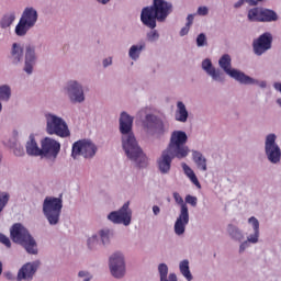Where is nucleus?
<instances>
[{"label": "nucleus", "instance_id": "f257e3e1", "mask_svg": "<svg viewBox=\"0 0 281 281\" xmlns=\"http://www.w3.org/2000/svg\"><path fill=\"white\" fill-rule=\"evenodd\" d=\"M133 117L128 112H121L119 117V131L121 133L122 148L130 161H134L137 166L146 164L148 158L139 146L135 133H133Z\"/></svg>", "mask_w": 281, "mask_h": 281}, {"label": "nucleus", "instance_id": "f03ea898", "mask_svg": "<svg viewBox=\"0 0 281 281\" xmlns=\"http://www.w3.org/2000/svg\"><path fill=\"white\" fill-rule=\"evenodd\" d=\"M23 56H24V67L23 71L27 74L29 76H32L34 74V67H36V46L29 44L25 47V50L23 49V45L21 43H13L11 45L9 59L12 63V65H21L23 63Z\"/></svg>", "mask_w": 281, "mask_h": 281}, {"label": "nucleus", "instance_id": "7ed1b4c3", "mask_svg": "<svg viewBox=\"0 0 281 281\" xmlns=\"http://www.w3.org/2000/svg\"><path fill=\"white\" fill-rule=\"evenodd\" d=\"M45 120V132L47 135H55L60 139H69L71 137V130L69 128V123L63 116L54 113H44Z\"/></svg>", "mask_w": 281, "mask_h": 281}, {"label": "nucleus", "instance_id": "20e7f679", "mask_svg": "<svg viewBox=\"0 0 281 281\" xmlns=\"http://www.w3.org/2000/svg\"><path fill=\"white\" fill-rule=\"evenodd\" d=\"M11 239L13 243L21 245L31 256H38V244L36 239L30 235V231L21 223L14 224L11 229Z\"/></svg>", "mask_w": 281, "mask_h": 281}, {"label": "nucleus", "instance_id": "39448f33", "mask_svg": "<svg viewBox=\"0 0 281 281\" xmlns=\"http://www.w3.org/2000/svg\"><path fill=\"white\" fill-rule=\"evenodd\" d=\"M42 212L44 218L50 227L60 225V216L63 214V198L48 195L44 199L42 204Z\"/></svg>", "mask_w": 281, "mask_h": 281}, {"label": "nucleus", "instance_id": "423d86ee", "mask_svg": "<svg viewBox=\"0 0 281 281\" xmlns=\"http://www.w3.org/2000/svg\"><path fill=\"white\" fill-rule=\"evenodd\" d=\"M142 124L148 137H164L170 131V124L153 113H146Z\"/></svg>", "mask_w": 281, "mask_h": 281}, {"label": "nucleus", "instance_id": "0eeeda50", "mask_svg": "<svg viewBox=\"0 0 281 281\" xmlns=\"http://www.w3.org/2000/svg\"><path fill=\"white\" fill-rule=\"evenodd\" d=\"M37 22L38 11L36 10V8L26 7L23 10L20 20L14 27L15 36H19L20 38L27 36L30 30H32V27H35Z\"/></svg>", "mask_w": 281, "mask_h": 281}, {"label": "nucleus", "instance_id": "6e6552de", "mask_svg": "<svg viewBox=\"0 0 281 281\" xmlns=\"http://www.w3.org/2000/svg\"><path fill=\"white\" fill-rule=\"evenodd\" d=\"M61 93L70 104H85L87 102L85 86L78 79L67 80L61 88Z\"/></svg>", "mask_w": 281, "mask_h": 281}, {"label": "nucleus", "instance_id": "1a4fd4ad", "mask_svg": "<svg viewBox=\"0 0 281 281\" xmlns=\"http://www.w3.org/2000/svg\"><path fill=\"white\" fill-rule=\"evenodd\" d=\"M188 144V133L183 130H175L170 134L169 143L167 145V150L178 155L182 159H186L190 155V147Z\"/></svg>", "mask_w": 281, "mask_h": 281}, {"label": "nucleus", "instance_id": "9d476101", "mask_svg": "<svg viewBox=\"0 0 281 281\" xmlns=\"http://www.w3.org/2000/svg\"><path fill=\"white\" fill-rule=\"evenodd\" d=\"M172 196L177 205H180V212L173 224V233L181 238L186 236V228L190 224V210L179 192H173Z\"/></svg>", "mask_w": 281, "mask_h": 281}, {"label": "nucleus", "instance_id": "9b49d317", "mask_svg": "<svg viewBox=\"0 0 281 281\" xmlns=\"http://www.w3.org/2000/svg\"><path fill=\"white\" fill-rule=\"evenodd\" d=\"M98 155V145L89 139L83 138L75 142L71 147L72 159H86L91 161Z\"/></svg>", "mask_w": 281, "mask_h": 281}, {"label": "nucleus", "instance_id": "f8f14e48", "mask_svg": "<svg viewBox=\"0 0 281 281\" xmlns=\"http://www.w3.org/2000/svg\"><path fill=\"white\" fill-rule=\"evenodd\" d=\"M108 221L113 225H123L128 227L133 223V210L131 209V202H125L122 207L116 211H112L106 215Z\"/></svg>", "mask_w": 281, "mask_h": 281}, {"label": "nucleus", "instance_id": "ddd939ff", "mask_svg": "<svg viewBox=\"0 0 281 281\" xmlns=\"http://www.w3.org/2000/svg\"><path fill=\"white\" fill-rule=\"evenodd\" d=\"M40 146H42V159L47 161H56L58 155H60V140L52 136H45L41 138Z\"/></svg>", "mask_w": 281, "mask_h": 281}, {"label": "nucleus", "instance_id": "4468645a", "mask_svg": "<svg viewBox=\"0 0 281 281\" xmlns=\"http://www.w3.org/2000/svg\"><path fill=\"white\" fill-rule=\"evenodd\" d=\"M109 269L112 278L122 280L126 276V256L124 252L114 251L109 258Z\"/></svg>", "mask_w": 281, "mask_h": 281}, {"label": "nucleus", "instance_id": "2eb2a0df", "mask_svg": "<svg viewBox=\"0 0 281 281\" xmlns=\"http://www.w3.org/2000/svg\"><path fill=\"white\" fill-rule=\"evenodd\" d=\"M278 135L270 133L266 136L265 140V153L270 164L278 165L281 161V149L277 143Z\"/></svg>", "mask_w": 281, "mask_h": 281}, {"label": "nucleus", "instance_id": "dca6fc26", "mask_svg": "<svg viewBox=\"0 0 281 281\" xmlns=\"http://www.w3.org/2000/svg\"><path fill=\"white\" fill-rule=\"evenodd\" d=\"M218 67L233 80L240 82L245 72L238 68L232 67V56L224 54L218 59Z\"/></svg>", "mask_w": 281, "mask_h": 281}, {"label": "nucleus", "instance_id": "f3484780", "mask_svg": "<svg viewBox=\"0 0 281 281\" xmlns=\"http://www.w3.org/2000/svg\"><path fill=\"white\" fill-rule=\"evenodd\" d=\"M172 159H183L169 149H164L156 160V167L160 175H168L172 170Z\"/></svg>", "mask_w": 281, "mask_h": 281}, {"label": "nucleus", "instance_id": "a211bd4d", "mask_svg": "<svg viewBox=\"0 0 281 281\" xmlns=\"http://www.w3.org/2000/svg\"><path fill=\"white\" fill-rule=\"evenodd\" d=\"M38 269H41V260L29 261L22 265L18 270L16 281H33Z\"/></svg>", "mask_w": 281, "mask_h": 281}, {"label": "nucleus", "instance_id": "6ab92c4d", "mask_svg": "<svg viewBox=\"0 0 281 281\" xmlns=\"http://www.w3.org/2000/svg\"><path fill=\"white\" fill-rule=\"evenodd\" d=\"M273 43V35L270 32L261 34L257 40L252 42V49L256 56H262L271 49V44Z\"/></svg>", "mask_w": 281, "mask_h": 281}, {"label": "nucleus", "instance_id": "aec40b11", "mask_svg": "<svg viewBox=\"0 0 281 281\" xmlns=\"http://www.w3.org/2000/svg\"><path fill=\"white\" fill-rule=\"evenodd\" d=\"M151 8L159 23H164L172 14V3L167 0H153Z\"/></svg>", "mask_w": 281, "mask_h": 281}, {"label": "nucleus", "instance_id": "412c9836", "mask_svg": "<svg viewBox=\"0 0 281 281\" xmlns=\"http://www.w3.org/2000/svg\"><path fill=\"white\" fill-rule=\"evenodd\" d=\"M201 69L211 78L213 82H225V76L222 74L221 69L216 68L212 63V59L205 58L201 63Z\"/></svg>", "mask_w": 281, "mask_h": 281}, {"label": "nucleus", "instance_id": "4be33fe9", "mask_svg": "<svg viewBox=\"0 0 281 281\" xmlns=\"http://www.w3.org/2000/svg\"><path fill=\"white\" fill-rule=\"evenodd\" d=\"M140 22L149 30L157 27V13H155V9L151 5L142 9Z\"/></svg>", "mask_w": 281, "mask_h": 281}, {"label": "nucleus", "instance_id": "5701e85b", "mask_svg": "<svg viewBox=\"0 0 281 281\" xmlns=\"http://www.w3.org/2000/svg\"><path fill=\"white\" fill-rule=\"evenodd\" d=\"M25 150L30 157H42V146H38V142L34 134H30L25 144Z\"/></svg>", "mask_w": 281, "mask_h": 281}, {"label": "nucleus", "instance_id": "b1692460", "mask_svg": "<svg viewBox=\"0 0 281 281\" xmlns=\"http://www.w3.org/2000/svg\"><path fill=\"white\" fill-rule=\"evenodd\" d=\"M260 243V231H252L246 236V239L239 244V254H245L251 245H258Z\"/></svg>", "mask_w": 281, "mask_h": 281}, {"label": "nucleus", "instance_id": "393cba45", "mask_svg": "<svg viewBox=\"0 0 281 281\" xmlns=\"http://www.w3.org/2000/svg\"><path fill=\"white\" fill-rule=\"evenodd\" d=\"M190 117V112L188 111V106L183 101H177L176 111H175V121L180 122V124H186L188 119Z\"/></svg>", "mask_w": 281, "mask_h": 281}, {"label": "nucleus", "instance_id": "a878e982", "mask_svg": "<svg viewBox=\"0 0 281 281\" xmlns=\"http://www.w3.org/2000/svg\"><path fill=\"white\" fill-rule=\"evenodd\" d=\"M227 234L229 238L234 240V243H239V245H241V243H245V232H243L240 227L229 224L227 226Z\"/></svg>", "mask_w": 281, "mask_h": 281}, {"label": "nucleus", "instance_id": "bb28decb", "mask_svg": "<svg viewBox=\"0 0 281 281\" xmlns=\"http://www.w3.org/2000/svg\"><path fill=\"white\" fill-rule=\"evenodd\" d=\"M146 49V42L140 41L137 44H133L130 46L127 56L131 60L137 61V59L142 56V52Z\"/></svg>", "mask_w": 281, "mask_h": 281}, {"label": "nucleus", "instance_id": "cd10ccee", "mask_svg": "<svg viewBox=\"0 0 281 281\" xmlns=\"http://www.w3.org/2000/svg\"><path fill=\"white\" fill-rule=\"evenodd\" d=\"M192 161L195 164L198 170L206 172L207 170V158L203 156V153L193 149L192 151Z\"/></svg>", "mask_w": 281, "mask_h": 281}, {"label": "nucleus", "instance_id": "c85d7f7f", "mask_svg": "<svg viewBox=\"0 0 281 281\" xmlns=\"http://www.w3.org/2000/svg\"><path fill=\"white\" fill-rule=\"evenodd\" d=\"M169 268L167 263H159L158 265V276L159 281H179L177 273L170 272L168 274Z\"/></svg>", "mask_w": 281, "mask_h": 281}, {"label": "nucleus", "instance_id": "c756f323", "mask_svg": "<svg viewBox=\"0 0 281 281\" xmlns=\"http://www.w3.org/2000/svg\"><path fill=\"white\" fill-rule=\"evenodd\" d=\"M280 15L273 9L261 8V23H276Z\"/></svg>", "mask_w": 281, "mask_h": 281}, {"label": "nucleus", "instance_id": "7c9ffc66", "mask_svg": "<svg viewBox=\"0 0 281 281\" xmlns=\"http://www.w3.org/2000/svg\"><path fill=\"white\" fill-rule=\"evenodd\" d=\"M181 168L189 181H191V183H193L198 190H201V182H199V178L196 177V173H194V170L186 162L181 164Z\"/></svg>", "mask_w": 281, "mask_h": 281}, {"label": "nucleus", "instance_id": "2f4dec72", "mask_svg": "<svg viewBox=\"0 0 281 281\" xmlns=\"http://www.w3.org/2000/svg\"><path fill=\"white\" fill-rule=\"evenodd\" d=\"M16 21V12L10 11L0 19L1 30H11L12 25Z\"/></svg>", "mask_w": 281, "mask_h": 281}, {"label": "nucleus", "instance_id": "473e14b6", "mask_svg": "<svg viewBox=\"0 0 281 281\" xmlns=\"http://www.w3.org/2000/svg\"><path fill=\"white\" fill-rule=\"evenodd\" d=\"M97 236H99L101 247H108V245H111V238H113V231H111L110 228H101L97 232Z\"/></svg>", "mask_w": 281, "mask_h": 281}, {"label": "nucleus", "instance_id": "72a5a7b5", "mask_svg": "<svg viewBox=\"0 0 281 281\" xmlns=\"http://www.w3.org/2000/svg\"><path fill=\"white\" fill-rule=\"evenodd\" d=\"M179 272L182 274L184 280L187 281H193L194 276H192V271H190V260L183 259L178 265Z\"/></svg>", "mask_w": 281, "mask_h": 281}, {"label": "nucleus", "instance_id": "f704fd0d", "mask_svg": "<svg viewBox=\"0 0 281 281\" xmlns=\"http://www.w3.org/2000/svg\"><path fill=\"white\" fill-rule=\"evenodd\" d=\"M239 85L255 86V87H260V89H267V81H260L256 78L250 77L245 72H244V76L241 77V80H239Z\"/></svg>", "mask_w": 281, "mask_h": 281}, {"label": "nucleus", "instance_id": "c9c22d12", "mask_svg": "<svg viewBox=\"0 0 281 281\" xmlns=\"http://www.w3.org/2000/svg\"><path fill=\"white\" fill-rule=\"evenodd\" d=\"M247 19L250 23H261L262 8L254 7L247 11Z\"/></svg>", "mask_w": 281, "mask_h": 281}, {"label": "nucleus", "instance_id": "e433bc0d", "mask_svg": "<svg viewBox=\"0 0 281 281\" xmlns=\"http://www.w3.org/2000/svg\"><path fill=\"white\" fill-rule=\"evenodd\" d=\"M87 247L88 249H91V251H97V249H100L102 247V244L100 243V237L98 236V233H93L87 238Z\"/></svg>", "mask_w": 281, "mask_h": 281}, {"label": "nucleus", "instance_id": "4c0bfd02", "mask_svg": "<svg viewBox=\"0 0 281 281\" xmlns=\"http://www.w3.org/2000/svg\"><path fill=\"white\" fill-rule=\"evenodd\" d=\"M12 100V86L8 83L0 85V102Z\"/></svg>", "mask_w": 281, "mask_h": 281}, {"label": "nucleus", "instance_id": "58836bf2", "mask_svg": "<svg viewBox=\"0 0 281 281\" xmlns=\"http://www.w3.org/2000/svg\"><path fill=\"white\" fill-rule=\"evenodd\" d=\"M77 278L79 281H92L93 280V273L89 270H80L77 273Z\"/></svg>", "mask_w": 281, "mask_h": 281}, {"label": "nucleus", "instance_id": "ea45409f", "mask_svg": "<svg viewBox=\"0 0 281 281\" xmlns=\"http://www.w3.org/2000/svg\"><path fill=\"white\" fill-rule=\"evenodd\" d=\"M10 202V194L0 190V210H4L5 205Z\"/></svg>", "mask_w": 281, "mask_h": 281}, {"label": "nucleus", "instance_id": "a19ab883", "mask_svg": "<svg viewBox=\"0 0 281 281\" xmlns=\"http://www.w3.org/2000/svg\"><path fill=\"white\" fill-rule=\"evenodd\" d=\"M249 227H251L252 232H260V221L256 218V216H251L247 221Z\"/></svg>", "mask_w": 281, "mask_h": 281}, {"label": "nucleus", "instance_id": "79ce46f5", "mask_svg": "<svg viewBox=\"0 0 281 281\" xmlns=\"http://www.w3.org/2000/svg\"><path fill=\"white\" fill-rule=\"evenodd\" d=\"M195 43H196V47H206V45H207V35H205V33H200L196 36Z\"/></svg>", "mask_w": 281, "mask_h": 281}, {"label": "nucleus", "instance_id": "37998d69", "mask_svg": "<svg viewBox=\"0 0 281 281\" xmlns=\"http://www.w3.org/2000/svg\"><path fill=\"white\" fill-rule=\"evenodd\" d=\"M147 41L149 43H157V41H159V32L151 29V31L147 33Z\"/></svg>", "mask_w": 281, "mask_h": 281}, {"label": "nucleus", "instance_id": "c03bdc74", "mask_svg": "<svg viewBox=\"0 0 281 281\" xmlns=\"http://www.w3.org/2000/svg\"><path fill=\"white\" fill-rule=\"evenodd\" d=\"M184 201L186 205H191V207H196L199 204V198L190 194L186 195Z\"/></svg>", "mask_w": 281, "mask_h": 281}, {"label": "nucleus", "instance_id": "a18cd8bd", "mask_svg": "<svg viewBox=\"0 0 281 281\" xmlns=\"http://www.w3.org/2000/svg\"><path fill=\"white\" fill-rule=\"evenodd\" d=\"M210 14V8L201 5L198 8L195 15L198 16H207Z\"/></svg>", "mask_w": 281, "mask_h": 281}, {"label": "nucleus", "instance_id": "49530a36", "mask_svg": "<svg viewBox=\"0 0 281 281\" xmlns=\"http://www.w3.org/2000/svg\"><path fill=\"white\" fill-rule=\"evenodd\" d=\"M0 243L5 247H12V241H10V237L5 236L3 233H0Z\"/></svg>", "mask_w": 281, "mask_h": 281}, {"label": "nucleus", "instance_id": "de8ad7c7", "mask_svg": "<svg viewBox=\"0 0 281 281\" xmlns=\"http://www.w3.org/2000/svg\"><path fill=\"white\" fill-rule=\"evenodd\" d=\"M113 66V57L109 56L102 59L103 69H109V67Z\"/></svg>", "mask_w": 281, "mask_h": 281}, {"label": "nucleus", "instance_id": "09e8293b", "mask_svg": "<svg viewBox=\"0 0 281 281\" xmlns=\"http://www.w3.org/2000/svg\"><path fill=\"white\" fill-rule=\"evenodd\" d=\"M192 26L184 24V26L181 27L180 32H179V36L183 37V36H188V34H190V30Z\"/></svg>", "mask_w": 281, "mask_h": 281}, {"label": "nucleus", "instance_id": "8fccbe9b", "mask_svg": "<svg viewBox=\"0 0 281 281\" xmlns=\"http://www.w3.org/2000/svg\"><path fill=\"white\" fill-rule=\"evenodd\" d=\"M194 16H196V13L188 14L186 25H189L190 27H192L194 23Z\"/></svg>", "mask_w": 281, "mask_h": 281}, {"label": "nucleus", "instance_id": "3c124183", "mask_svg": "<svg viewBox=\"0 0 281 281\" xmlns=\"http://www.w3.org/2000/svg\"><path fill=\"white\" fill-rule=\"evenodd\" d=\"M24 150H23V147H15L13 149V154L15 155V157H23L24 155Z\"/></svg>", "mask_w": 281, "mask_h": 281}, {"label": "nucleus", "instance_id": "603ef678", "mask_svg": "<svg viewBox=\"0 0 281 281\" xmlns=\"http://www.w3.org/2000/svg\"><path fill=\"white\" fill-rule=\"evenodd\" d=\"M154 216H159L161 214V209L158 205L151 207Z\"/></svg>", "mask_w": 281, "mask_h": 281}, {"label": "nucleus", "instance_id": "864d4df0", "mask_svg": "<svg viewBox=\"0 0 281 281\" xmlns=\"http://www.w3.org/2000/svg\"><path fill=\"white\" fill-rule=\"evenodd\" d=\"M99 5H109L111 0H94Z\"/></svg>", "mask_w": 281, "mask_h": 281}, {"label": "nucleus", "instance_id": "5fc2aeb1", "mask_svg": "<svg viewBox=\"0 0 281 281\" xmlns=\"http://www.w3.org/2000/svg\"><path fill=\"white\" fill-rule=\"evenodd\" d=\"M245 5V0H238L237 2L234 3V8L238 10V8H243Z\"/></svg>", "mask_w": 281, "mask_h": 281}, {"label": "nucleus", "instance_id": "6e6d98bb", "mask_svg": "<svg viewBox=\"0 0 281 281\" xmlns=\"http://www.w3.org/2000/svg\"><path fill=\"white\" fill-rule=\"evenodd\" d=\"M273 89H276L279 93H281V82H274Z\"/></svg>", "mask_w": 281, "mask_h": 281}, {"label": "nucleus", "instance_id": "4d7b16f0", "mask_svg": "<svg viewBox=\"0 0 281 281\" xmlns=\"http://www.w3.org/2000/svg\"><path fill=\"white\" fill-rule=\"evenodd\" d=\"M244 2L248 3V5H252V7L256 5V1H254V0H244Z\"/></svg>", "mask_w": 281, "mask_h": 281}, {"label": "nucleus", "instance_id": "13d9d810", "mask_svg": "<svg viewBox=\"0 0 281 281\" xmlns=\"http://www.w3.org/2000/svg\"><path fill=\"white\" fill-rule=\"evenodd\" d=\"M147 111H148V106L143 108V109L139 111V113H146Z\"/></svg>", "mask_w": 281, "mask_h": 281}, {"label": "nucleus", "instance_id": "bf43d9fd", "mask_svg": "<svg viewBox=\"0 0 281 281\" xmlns=\"http://www.w3.org/2000/svg\"><path fill=\"white\" fill-rule=\"evenodd\" d=\"M3 273V262L0 261V276Z\"/></svg>", "mask_w": 281, "mask_h": 281}, {"label": "nucleus", "instance_id": "052dcab7", "mask_svg": "<svg viewBox=\"0 0 281 281\" xmlns=\"http://www.w3.org/2000/svg\"><path fill=\"white\" fill-rule=\"evenodd\" d=\"M255 1V5H258V3H262L265 0H254Z\"/></svg>", "mask_w": 281, "mask_h": 281}, {"label": "nucleus", "instance_id": "680f3d73", "mask_svg": "<svg viewBox=\"0 0 281 281\" xmlns=\"http://www.w3.org/2000/svg\"><path fill=\"white\" fill-rule=\"evenodd\" d=\"M277 104H278V106L281 108V98H278V99H277Z\"/></svg>", "mask_w": 281, "mask_h": 281}, {"label": "nucleus", "instance_id": "e2e57ef3", "mask_svg": "<svg viewBox=\"0 0 281 281\" xmlns=\"http://www.w3.org/2000/svg\"><path fill=\"white\" fill-rule=\"evenodd\" d=\"M3 161V154L0 151V164Z\"/></svg>", "mask_w": 281, "mask_h": 281}, {"label": "nucleus", "instance_id": "0e129e2a", "mask_svg": "<svg viewBox=\"0 0 281 281\" xmlns=\"http://www.w3.org/2000/svg\"><path fill=\"white\" fill-rule=\"evenodd\" d=\"M3 111V104L0 102V113Z\"/></svg>", "mask_w": 281, "mask_h": 281}, {"label": "nucleus", "instance_id": "69168bd1", "mask_svg": "<svg viewBox=\"0 0 281 281\" xmlns=\"http://www.w3.org/2000/svg\"><path fill=\"white\" fill-rule=\"evenodd\" d=\"M1 212H3V210H0V214H1Z\"/></svg>", "mask_w": 281, "mask_h": 281}]
</instances>
